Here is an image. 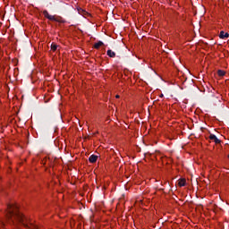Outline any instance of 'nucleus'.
Wrapping results in <instances>:
<instances>
[{
  "label": "nucleus",
  "instance_id": "nucleus-7",
  "mask_svg": "<svg viewBox=\"0 0 229 229\" xmlns=\"http://www.w3.org/2000/svg\"><path fill=\"white\" fill-rule=\"evenodd\" d=\"M107 56H109L110 58H115V52L112 50H107Z\"/></svg>",
  "mask_w": 229,
  "mask_h": 229
},
{
  "label": "nucleus",
  "instance_id": "nucleus-6",
  "mask_svg": "<svg viewBox=\"0 0 229 229\" xmlns=\"http://www.w3.org/2000/svg\"><path fill=\"white\" fill-rule=\"evenodd\" d=\"M228 37H229V34H228V32H225V31H220V34H219V38H228Z\"/></svg>",
  "mask_w": 229,
  "mask_h": 229
},
{
  "label": "nucleus",
  "instance_id": "nucleus-8",
  "mask_svg": "<svg viewBox=\"0 0 229 229\" xmlns=\"http://www.w3.org/2000/svg\"><path fill=\"white\" fill-rule=\"evenodd\" d=\"M101 46H103V41H98L94 44L95 49H99V47H101Z\"/></svg>",
  "mask_w": 229,
  "mask_h": 229
},
{
  "label": "nucleus",
  "instance_id": "nucleus-9",
  "mask_svg": "<svg viewBox=\"0 0 229 229\" xmlns=\"http://www.w3.org/2000/svg\"><path fill=\"white\" fill-rule=\"evenodd\" d=\"M217 74L218 76H225V74H226V72L223 70H218Z\"/></svg>",
  "mask_w": 229,
  "mask_h": 229
},
{
  "label": "nucleus",
  "instance_id": "nucleus-3",
  "mask_svg": "<svg viewBox=\"0 0 229 229\" xmlns=\"http://www.w3.org/2000/svg\"><path fill=\"white\" fill-rule=\"evenodd\" d=\"M209 139H210V140H214V142L216 144H219L221 142V140L219 139H217V137L214 134H210Z\"/></svg>",
  "mask_w": 229,
  "mask_h": 229
},
{
  "label": "nucleus",
  "instance_id": "nucleus-5",
  "mask_svg": "<svg viewBox=\"0 0 229 229\" xmlns=\"http://www.w3.org/2000/svg\"><path fill=\"white\" fill-rule=\"evenodd\" d=\"M186 183H187V181L183 178L179 179V181H178L179 187H185Z\"/></svg>",
  "mask_w": 229,
  "mask_h": 229
},
{
  "label": "nucleus",
  "instance_id": "nucleus-2",
  "mask_svg": "<svg viewBox=\"0 0 229 229\" xmlns=\"http://www.w3.org/2000/svg\"><path fill=\"white\" fill-rule=\"evenodd\" d=\"M43 15L48 21H53L54 22H64V19L57 15H51L47 11H43Z\"/></svg>",
  "mask_w": 229,
  "mask_h": 229
},
{
  "label": "nucleus",
  "instance_id": "nucleus-1",
  "mask_svg": "<svg viewBox=\"0 0 229 229\" xmlns=\"http://www.w3.org/2000/svg\"><path fill=\"white\" fill-rule=\"evenodd\" d=\"M6 219L11 221V223H13L14 225H22V226L29 229L38 228V226L33 224H28V219H26V216H24V215H22V213H21L19 210V208L13 204H9L7 206Z\"/></svg>",
  "mask_w": 229,
  "mask_h": 229
},
{
  "label": "nucleus",
  "instance_id": "nucleus-11",
  "mask_svg": "<svg viewBox=\"0 0 229 229\" xmlns=\"http://www.w3.org/2000/svg\"><path fill=\"white\" fill-rule=\"evenodd\" d=\"M115 98H116V99H119V95H116V96H115Z\"/></svg>",
  "mask_w": 229,
  "mask_h": 229
},
{
  "label": "nucleus",
  "instance_id": "nucleus-10",
  "mask_svg": "<svg viewBox=\"0 0 229 229\" xmlns=\"http://www.w3.org/2000/svg\"><path fill=\"white\" fill-rule=\"evenodd\" d=\"M51 49H52V51H56V49H58V45L53 43L51 45Z\"/></svg>",
  "mask_w": 229,
  "mask_h": 229
},
{
  "label": "nucleus",
  "instance_id": "nucleus-4",
  "mask_svg": "<svg viewBox=\"0 0 229 229\" xmlns=\"http://www.w3.org/2000/svg\"><path fill=\"white\" fill-rule=\"evenodd\" d=\"M89 161L90 162V164H96V162H98V156L91 155L89 158Z\"/></svg>",
  "mask_w": 229,
  "mask_h": 229
}]
</instances>
